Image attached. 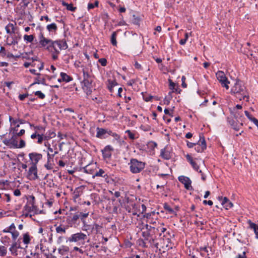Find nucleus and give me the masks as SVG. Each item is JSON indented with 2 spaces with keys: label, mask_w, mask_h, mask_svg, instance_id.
<instances>
[{
  "label": "nucleus",
  "mask_w": 258,
  "mask_h": 258,
  "mask_svg": "<svg viewBox=\"0 0 258 258\" xmlns=\"http://www.w3.org/2000/svg\"><path fill=\"white\" fill-rule=\"evenodd\" d=\"M230 93L238 98L239 100L249 102V93L243 83L239 79L236 80L234 85L231 87Z\"/></svg>",
  "instance_id": "obj_1"
},
{
  "label": "nucleus",
  "mask_w": 258,
  "mask_h": 258,
  "mask_svg": "<svg viewBox=\"0 0 258 258\" xmlns=\"http://www.w3.org/2000/svg\"><path fill=\"white\" fill-rule=\"evenodd\" d=\"M83 80L82 82V89L87 95L92 93L93 79L90 74L85 69H83Z\"/></svg>",
  "instance_id": "obj_2"
},
{
  "label": "nucleus",
  "mask_w": 258,
  "mask_h": 258,
  "mask_svg": "<svg viewBox=\"0 0 258 258\" xmlns=\"http://www.w3.org/2000/svg\"><path fill=\"white\" fill-rule=\"evenodd\" d=\"M130 171L133 174L140 173L145 167L146 163L136 158H131L128 163Z\"/></svg>",
  "instance_id": "obj_3"
},
{
  "label": "nucleus",
  "mask_w": 258,
  "mask_h": 258,
  "mask_svg": "<svg viewBox=\"0 0 258 258\" xmlns=\"http://www.w3.org/2000/svg\"><path fill=\"white\" fill-rule=\"evenodd\" d=\"M157 245H158L157 248L159 249V250L162 249L163 251L172 249L173 246V243L172 242L170 238L166 235L163 236L159 240Z\"/></svg>",
  "instance_id": "obj_4"
},
{
  "label": "nucleus",
  "mask_w": 258,
  "mask_h": 258,
  "mask_svg": "<svg viewBox=\"0 0 258 258\" xmlns=\"http://www.w3.org/2000/svg\"><path fill=\"white\" fill-rule=\"evenodd\" d=\"M39 43L42 47H46L48 51L52 50V44L53 41L51 39H47L44 36L43 33L40 32L38 36Z\"/></svg>",
  "instance_id": "obj_5"
},
{
  "label": "nucleus",
  "mask_w": 258,
  "mask_h": 258,
  "mask_svg": "<svg viewBox=\"0 0 258 258\" xmlns=\"http://www.w3.org/2000/svg\"><path fill=\"white\" fill-rule=\"evenodd\" d=\"M67 225L70 227H77L80 224V220L78 213L74 214L73 216H69L66 218Z\"/></svg>",
  "instance_id": "obj_6"
},
{
  "label": "nucleus",
  "mask_w": 258,
  "mask_h": 258,
  "mask_svg": "<svg viewBox=\"0 0 258 258\" xmlns=\"http://www.w3.org/2000/svg\"><path fill=\"white\" fill-rule=\"evenodd\" d=\"M216 76L218 80L221 83V86L228 90L229 88L228 84L230 83V82L228 80L225 73L223 71H219L216 73Z\"/></svg>",
  "instance_id": "obj_7"
},
{
  "label": "nucleus",
  "mask_w": 258,
  "mask_h": 258,
  "mask_svg": "<svg viewBox=\"0 0 258 258\" xmlns=\"http://www.w3.org/2000/svg\"><path fill=\"white\" fill-rule=\"evenodd\" d=\"M68 48V45L65 40H59L53 41L52 44V49H53L55 52L59 53L60 50L62 49H66Z\"/></svg>",
  "instance_id": "obj_8"
},
{
  "label": "nucleus",
  "mask_w": 258,
  "mask_h": 258,
  "mask_svg": "<svg viewBox=\"0 0 258 258\" xmlns=\"http://www.w3.org/2000/svg\"><path fill=\"white\" fill-rule=\"evenodd\" d=\"M125 208L126 211L132 213L133 215H137L138 217L140 216V214H138V212L140 211L139 205L133 202H128Z\"/></svg>",
  "instance_id": "obj_9"
},
{
  "label": "nucleus",
  "mask_w": 258,
  "mask_h": 258,
  "mask_svg": "<svg viewBox=\"0 0 258 258\" xmlns=\"http://www.w3.org/2000/svg\"><path fill=\"white\" fill-rule=\"evenodd\" d=\"M87 238V235L82 232H78L71 235L68 238V241L70 242H79L86 240Z\"/></svg>",
  "instance_id": "obj_10"
},
{
  "label": "nucleus",
  "mask_w": 258,
  "mask_h": 258,
  "mask_svg": "<svg viewBox=\"0 0 258 258\" xmlns=\"http://www.w3.org/2000/svg\"><path fill=\"white\" fill-rule=\"evenodd\" d=\"M2 232L3 233H11L13 241L17 240L19 236V232L16 230V228L14 223L11 224L10 226L3 229Z\"/></svg>",
  "instance_id": "obj_11"
},
{
  "label": "nucleus",
  "mask_w": 258,
  "mask_h": 258,
  "mask_svg": "<svg viewBox=\"0 0 258 258\" xmlns=\"http://www.w3.org/2000/svg\"><path fill=\"white\" fill-rule=\"evenodd\" d=\"M2 232L3 233H11L13 241L17 240L19 236V232L16 230V228L14 223L11 224L10 226L3 229Z\"/></svg>",
  "instance_id": "obj_12"
},
{
  "label": "nucleus",
  "mask_w": 258,
  "mask_h": 258,
  "mask_svg": "<svg viewBox=\"0 0 258 258\" xmlns=\"http://www.w3.org/2000/svg\"><path fill=\"white\" fill-rule=\"evenodd\" d=\"M32 200H30L27 202L26 205L24 207V209L26 211L29 212L33 216L37 214V207L35 205L34 197H32Z\"/></svg>",
  "instance_id": "obj_13"
},
{
  "label": "nucleus",
  "mask_w": 258,
  "mask_h": 258,
  "mask_svg": "<svg viewBox=\"0 0 258 258\" xmlns=\"http://www.w3.org/2000/svg\"><path fill=\"white\" fill-rule=\"evenodd\" d=\"M206 148L207 145L205 138L203 135H200L199 141L197 143H196L195 149L197 152L200 153L203 152Z\"/></svg>",
  "instance_id": "obj_14"
},
{
  "label": "nucleus",
  "mask_w": 258,
  "mask_h": 258,
  "mask_svg": "<svg viewBox=\"0 0 258 258\" xmlns=\"http://www.w3.org/2000/svg\"><path fill=\"white\" fill-rule=\"evenodd\" d=\"M3 142L10 148H17L18 143V137L14 135L11 139H5Z\"/></svg>",
  "instance_id": "obj_15"
},
{
  "label": "nucleus",
  "mask_w": 258,
  "mask_h": 258,
  "mask_svg": "<svg viewBox=\"0 0 258 258\" xmlns=\"http://www.w3.org/2000/svg\"><path fill=\"white\" fill-rule=\"evenodd\" d=\"M27 177L31 180H35L38 178L37 165H31L28 171Z\"/></svg>",
  "instance_id": "obj_16"
},
{
  "label": "nucleus",
  "mask_w": 258,
  "mask_h": 258,
  "mask_svg": "<svg viewBox=\"0 0 258 258\" xmlns=\"http://www.w3.org/2000/svg\"><path fill=\"white\" fill-rule=\"evenodd\" d=\"M19 248L23 249V247L21 246V238L13 241L9 250L12 255L16 256L18 255L17 250Z\"/></svg>",
  "instance_id": "obj_17"
},
{
  "label": "nucleus",
  "mask_w": 258,
  "mask_h": 258,
  "mask_svg": "<svg viewBox=\"0 0 258 258\" xmlns=\"http://www.w3.org/2000/svg\"><path fill=\"white\" fill-rule=\"evenodd\" d=\"M29 157L32 165H37L38 162L42 159V155L40 153L33 152L29 154Z\"/></svg>",
  "instance_id": "obj_18"
},
{
  "label": "nucleus",
  "mask_w": 258,
  "mask_h": 258,
  "mask_svg": "<svg viewBox=\"0 0 258 258\" xmlns=\"http://www.w3.org/2000/svg\"><path fill=\"white\" fill-rule=\"evenodd\" d=\"M143 246L144 247H148V245H146L147 243L149 244L150 246L151 247H156L157 248L158 247V245H157V244L158 243V242L156 241V237L153 236V235L149 237V238L148 237L145 240H143Z\"/></svg>",
  "instance_id": "obj_19"
},
{
  "label": "nucleus",
  "mask_w": 258,
  "mask_h": 258,
  "mask_svg": "<svg viewBox=\"0 0 258 258\" xmlns=\"http://www.w3.org/2000/svg\"><path fill=\"white\" fill-rule=\"evenodd\" d=\"M114 149L111 146H106L104 148L101 150L103 159L104 160H109L111 157L112 153Z\"/></svg>",
  "instance_id": "obj_20"
},
{
  "label": "nucleus",
  "mask_w": 258,
  "mask_h": 258,
  "mask_svg": "<svg viewBox=\"0 0 258 258\" xmlns=\"http://www.w3.org/2000/svg\"><path fill=\"white\" fill-rule=\"evenodd\" d=\"M178 180L182 184H184V187L186 189H190L192 188L191 186V181L188 177L181 175L178 177Z\"/></svg>",
  "instance_id": "obj_21"
},
{
  "label": "nucleus",
  "mask_w": 258,
  "mask_h": 258,
  "mask_svg": "<svg viewBox=\"0 0 258 258\" xmlns=\"http://www.w3.org/2000/svg\"><path fill=\"white\" fill-rule=\"evenodd\" d=\"M54 226L55 227L56 233L60 235L65 234L67 232V230L69 229L67 225L63 223H60L59 225L55 224Z\"/></svg>",
  "instance_id": "obj_22"
},
{
  "label": "nucleus",
  "mask_w": 258,
  "mask_h": 258,
  "mask_svg": "<svg viewBox=\"0 0 258 258\" xmlns=\"http://www.w3.org/2000/svg\"><path fill=\"white\" fill-rule=\"evenodd\" d=\"M54 150L52 148L50 147V145L49 144H48V151L47 153V158L48 159V162L50 161V160H53V158L54 156L58 154V151L57 150V148L56 145L53 147Z\"/></svg>",
  "instance_id": "obj_23"
},
{
  "label": "nucleus",
  "mask_w": 258,
  "mask_h": 258,
  "mask_svg": "<svg viewBox=\"0 0 258 258\" xmlns=\"http://www.w3.org/2000/svg\"><path fill=\"white\" fill-rule=\"evenodd\" d=\"M7 44L9 45L17 44L18 42V38L17 36L15 31L9 34L7 38Z\"/></svg>",
  "instance_id": "obj_24"
},
{
  "label": "nucleus",
  "mask_w": 258,
  "mask_h": 258,
  "mask_svg": "<svg viewBox=\"0 0 258 258\" xmlns=\"http://www.w3.org/2000/svg\"><path fill=\"white\" fill-rule=\"evenodd\" d=\"M218 199L219 201H221V204L226 210L229 209L233 206V204L226 197L223 198L222 197H218Z\"/></svg>",
  "instance_id": "obj_25"
},
{
  "label": "nucleus",
  "mask_w": 258,
  "mask_h": 258,
  "mask_svg": "<svg viewBox=\"0 0 258 258\" xmlns=\"http://www.w3.org/2000/svg\"><path fill=\"white\" fill-rule=\"evenodd\" d=\"M229 122L233 128L237 131H239L243 125V121L241 120L240 121L239 120L232 119L229 120Z\"/></svg>",
  "instance_id": "obj_26"
},
{
  "label": "nucleus",
  "mask_w": 258,
  "mask_h": 258,
  "mask_svg": "<svg viewBox=\"0 0 258 258\" xmlns=\"http://www.w3.org/2000/svg\"><path fill=\"white\" fill-rule=\"evenodd\" d=\"M106 133V129L97 127L96 137L101 139H106L107 137Z\"/></svg>",
  "instance_id": "obj_27"
},
{
  "label": "nucleus",
  "mask_w": 258,
  "mask_h": 258,
  "mask_svg": "<svg viewBox=\"0 0 258 258\" xmlns=\"http://www.w3.org/2000/svg\"><path fill=\"white\" fill-rule=\"evenodd\" d=\"M83 194V188L82 186H79L75 188L74 192H73L72 198L74 202L76 203L77 200Z\"/></svg>",
  "instance_id": "obj_28"
},
{
  "label": "nucleus",
  "mask_w": 258,
  "mask_h": 258,
  "mask_svg": "<svg viewBox=\"0 0 258 258\" xmlns=\"http://www.w3.org/2000/svg\"><path fill=\"white\" fill-rule=\"evenodd\" d=\"M160 156L165 160H169L172 157V154L170 151L164 148L161 150Z\"/></svg>",
  "instance_id": "obj_29"
},
{
  "label": "nucleus",
  "mask_w": 258,
  "mask_h": 258,
  "mask_svg": "<svg viewBox=\"0 0 258 258\" xmlns=\"http://www.w3.org/2000/svg\"><path fill=\"white\" fill-rule=\"evenodd\" d=\"M96 165L93 164H89L83 168L84 172L90 174H93L94 172Z\"/></svg>",
  "instance_id": "obj_30"
},
{
  "label": "nucleus",
  "mask_w": 258,
  "mask_h": 258,
  "mask_svg": "<svg viewBox=\"0 0 258 258\" xmlns=\"http://www.w3.org/2000/svg\"><path fill=\"white\" fill-rule=\"evenodd\" d=\"M78 213V216H79V219L80 218L81 221L84 224V227L90 226L89 225L86 224V221H85V219L89 215V212H85V213L80 212L79 213Z\"/></svg>",
  "instance_id": "obj_31"
},
{
  "label": "nucleus",
  "mask_w": 258,
  "mask_h": 258,
  "mask_svg": "<svg viewBox=\"0 0 258 258\" xmlns=\"http://www.w3.org/2000/svg\"><path fill=\"white\" fill-rule=\"evenodd\" d=\"M231 113L233 114L234 118L236 120H239L240 121L241 120L242 121H243L244 116L242 110H238L236 111H231Z\"/></svg>",
  "instance_id": "obj_32"
},
{
  "label": "nucleus",
  "mask_w": 258,
  "mask_h": 258,
  "mask_svg": "<svg viewBox=\"0 0 258 258\" xmlns=\"http://www.w3.org/2000/svg\"><path fill=\"white\" fill-rule=\"evenodd\" d=\"M108 82L107 88L110 92H113L114 87L118 85V84L115 80H108Z\"/></svg>",
  "instance_id": "obj_33"
},
{
  "label": "nucleus",
  "mask_w": 258,
  "mask_h": 258,
  "mask_svg": "<svg viewBox=\"0 0 258 258\" xmlns=\"http://www.w3.org/2000/svg\"><path fill=\"white\" fill-rule=\"evenodd\" d=\"M45 139L46 141H48L49 140L54 138L56 136V134L53 130H50L46 132L45 135H44Z\"/></svg>",
  "instance_id": "obj_34"
},
{
  "label": "nucleus",
  "mask_w": 258,
  "mask_h": 258,
  "mask_svg": "<svg viewBox=\"0 0 258 258\" xmlns=\"http://www.w3.org/2000/svg\"><path fill=\"white\" fill-rule=\"evenodd\" d=\"M164 209L170 214L174 216H176L177 214L172 208L167 203H164L163 205Z\"/></svg>",
  "instance_id": "obj_35"
},
{
  "label": "nucleus",
  "mask_w": 258,
  "mask_h": 258,
  "mask_svg": "<svg viewBox=\"0 0 258 258\" xmlns=\"http://www.w3.org/2000/svg\"><path fill=\"white\" fill-rule=\"evenodd\" d=\"M60 76L61 77V80H62L63 82H69L73 80V78L72 77L68 75L65 73H63V72L60 73Z\"/></svg>",
  "instance_id": "obj_36"
},
{
  "label": "nucleus",
  "mask_w": 258,
  "mask_h": 258,
  "mask_svg": "<svg viewBox=\"0 0 258 258\" xmlns=\"http://www.w3.org/2000/svg\"><path fill=\"white\" fill-rule=\"evenodd\" d=\"M46 29L49 32H55L57 30V26L55 23H52L47 25Z\"/></svg>",
  "instance_id": "obj_37"
},
{
  "label": "nucleus",
  "mask_w": 258,
  "mask_h": 258,
  "mask_svg": "<svg viewBox=\"0 0 258 258\" xmlns=\"http://www.w3.org/2000/svg\"><path fill=\"white\" fill-rule=\"evenodd\" d=\"M31 237L28 232H26L23 234L22 241L25 244H28L30 243Z\"/></svg>",
  "instance_id": "obj_38"
},
{
  "label": "nucleus",
  "mask_w": 258,
  "mask_h": 258,
  "mask_svg": "<svg viewBox=\"0 0 258 258\" xmlns=\"http://www.w3.org/2000/svg\"><path fill=\"white\" fill-rule=\"evenodd\" d=\"M7 33L9 34H11L12 32L15 31V27L14 25L12 23H9L5 27Z\"/></svg>",
  "instance_id": "obj_39"
},
{
  "label": "nucleus",
  "mask_w": 258,
  "mask_h": 258,
  "mask_svg": "<svg viewBox=\"0 0 258 258\" xmlns=\"http://www.w3.org/2000/svg\"><path fill=\"white\" fill-rule=\"evenodd\" d=\"M90 226H86V227H88V229H89L90 228H91V231H95L96 233H98V232H99L100 230L102 228L101 226L96 223H94L92 225Z\"/></svg>",
  "instance_id": "obj_40"
},
{
  "label": "nucleus",
  "mask_w": 258,
  "mask_h": 258,
  "mask_svg": "<svg viewBox=\"0 0 258 258\" xmlns=\"http://www.w3.org/2000/svg\"><path fill=\"white\" fill-rule=\"evenodd\" d=\"M95 176L105 177H108V175L105 173L104 170L100 169L99 171H96L94 175H93V177H95Z\"/></svg>",
  "instance_id": "obj_41"
},
{
  "label": "nucleus",
  "mask_w": 258,
  "mask_h": 258,
  "mask_svg": "<svg viewBox=\"0 0 258 258\" xmlns=\"http://www.w3.org/2000/svg\"><path fill=\"white\" fill-rule=\"evenodd\" d=\"M58 252L62 255H65L69 252V248L68 246H62L58 249Z\"/></svg>",
  "instance_id": "obj_42"
},
{
  "label": "nucleus",
  "mask_w": 258,
  "mask_h": 258,
  "mask_svg": "<svg viewBox=\"0 0 258 258\" xmlns=\"http://www.w3.org/2000/svg\"><path fill=\"white\" fill-rule=\"evenodd\" d=\"M62 5L63 6L66 7L68 11H72V12H75L76 10V9H77V8L75 7H74L73 6L72 4H69L67 3L66 2H64V1H62Z\"/></svg>",
  "instance_id": "obj_43"
},
{
  "label": "nucleus",
  "mask_w": 258,
  "mask_h": 258,
  "mask_svg": "<svg viewBox=\"0 0 258 258\" xmlns=\"http://www.w3.org/2000/svg\"><path fill=\"white\" fill-rule=\"evenodd\" d=\"M247 223L249 225L248 228L250 229H252L254 232L258 230V225L253 223L250 220L247 221Z\"/></svg>",
  "instance_id": "obj_44"
},
{
  "label": "nucleus",
  "mask_w": 258,
  "mask_h": 258,
  "mask_svg": "<svg viewBox=\"0 0 258 258\" xmlns=\"http://www.w3.org/2000/svg\"><path fill=\"white\" fill-rule=\"evenodd\" d=\"M34 129L35 130V132L39 134H43L45 131V128L42 125H36L33 126Z\"/></svg>",
  "instance_id": "obj_45"
},
{
  "label": "nucleus",
  "mask_w": 258,
  "mask_h": 258,
  "mask_svg": "<svg viewBox=\"0 0 258 258\" xmlns=\"http://www.w3.org/2000/svg\"><path fill=\"white\" fill-rule=\"evenodd\" d=\"M116 36V32H113L111 36V43L113 46H116L117 45Z\"/></svg>",
  "instance_id": "obj_46"
},
{
  "label": "nucleus",
  "mask_w": 258,
  "mask_h": 258,
  "mask_svg": "<svg viewBox=\"0 0 258 258\" xmlns=\"http://www.w3.org/2000/svg\"><path fill=\"white\" fill-rule=\"evenodd\" d=\"M34 39V36L33 35H25L24 36V39L27 43H32Z\"/></svg>",
  "instance_id": "obj_47"
},
{
  "label": "nucleus",
  "mask_w": 258,
  "mask_h": 258,
  "mask_svg": "<svg viewBox=\"0 0 258 258\" xmlns=\"http://www.w3.org/2000/svg\"><path fill=\"white\" fill-rule=\"evenodd\" d=\"M37 139V143L38 144H42L43 141H46L45 139L44 134H39L36 138Z\"/></svg>",
  "instance_id": "obj_48"
},
{
  "label": "nucleus",
  "mask_w": 258,
  "mask_h": 258,
  "mask_svg": "<svg viewBox=\"0 0 258 258\" xmlns=\"http://www.w3.org/2000/svg\"><path fill=\"white\" fill-rule=\"evenodd\" d=\"M1 241L5 245H7L9 244L10 242V238L7 236H2Z\"/></svg>",
  "instance_id": "obj_49"
},
{
  "label": "nucleus",
  "mask_w": 258,
  "mask_h": 258,
  "mask_svg": "<svg viewBox=\"0 0 258 258\" xmlns=\"http://www.w3.org/2000/svg\"><path fill=\"white\" fill-rule=\"evenodd\" d=\"M7 253V248L5 246L0 245V256H4Z\"/></svg>",
  "instance_id": "obj_50"
},
{
  "label": "nucleus",
  "mask_w": 258,
  "mask_h": 258,
  "mask_svg": "<svg viewBox=\"0 0 258 258\" xmlns=\"http://www.w3.org/2000/svg\"><path fill=\"white\" fill-rule=\"evenodd\" d=\"M156 214L155 212L153 211L150 213H146L144 215V217L146 218L147 221H149Z\"/></svg>",
  "instance_id": "obj_51"
},
{
  "label": "nucleus",
  "mask_w": 258,
  "mask_h": 258,
  "mask_svg": "<svg viewBox=\"0 0 258 258\" xmlns=\"http://www.w3.org/2000/svg\"><path fill=\"white\" fill-rule=\"evenodd\" d=\"M152 235V234H151V233L148 230H144L142 232V236L144 238L143 240H145L148 237L149 238Z\"/></svg>",
  "instance_id": "obj_52"
},
{
  "label": "nucleus",
  "mask_w": 258,
  "mask_h": 258,
  "mask_svg": "<svg viewBox=\"0 0 258 258\" xmlns=\"http://www.w3.org/2000/svg\"><path fill=\"white\" fill-rule=\"evenodd\" d=\"M40 247V249L41 251V252H42L43 253H44L45 255H48V252H47V250H46L43 245L42 244H40L39 245H38L36 246V250H37V249H38Z\"/></svg>",
  "instance_id": "obj_53"
},
{
  "label": "nucleus",
  "mask_w": 258,
  "mask_h": 258,
  "mask_svg": "<svg viewBox=\"0 0 258 258\" xmlns=\"http://www.w3.org/2000/svg\"><path fill=\"white\" fill-rule=\"evenodd\" d=\"M35 96H38L40 99H43L45 97V95L40 91H37L34 92Z\"/></svg>",
  "instance_id": "obj_54"
},
{
  "label": "nucleus",
  "mask_w": 258,
  "mask_h": 258,
  "mask_svg": "<svg viewBox=\"0 0 258 258\" xmlns=\"http://www.w3.org/2000/svg\"><path fill=\"white\" fill-rule=\"evenodd\" d=\"M53 161V160H50V161L48 162V159L47 158V163L45 165V167L47 169H51L53 167V165L52 164V162Z\"/></svg>",
  "instance_id": "obj_55"
},
{
  "label": "nucleus",
  "mask_w": 258,
  "mask_h": 258,
  "mask_svg": "<svg viewBox=\"0 0 258 258\" xmlns=\"http://www.w3.org/2000/svg\"><path fill=\"white\" fill-rule=\"evenodd\" d=\"M144 226L145 227V228H146L145 230H148L151 233L152 232V231L153 232H155V228L154 227H152L151 226H150L147 224H146V225Z\"/></svg>",
  "instance_id": "obj_56"
},
{
  "label": "nucleus",
  "mask_w": 258,
  "mask_h": 258,
  "mask_svg": "<svg viewBox=\"0 0 258 258\" xmlns=\"http://www.w3.org/2000/svg\"><path fill=\"white\" fill-rule=\"evenodd\" d=\"M147 145L151 149H154L157 146V144L155 142H153V141L148 142Z\"/></svg>",
  "instance_id": "obj_57"
},
{
  "label": "nucleus",
  "mask_w": 258,
  "mask_h": 258,
  "mask_svg": "<svg viewBox=\"0 0 258 258\" xmlns=\"http://www.w3.org/2000/svg\"><path fill=\"white\" fill-rule=\"evenodd\" d=\"M26 144L24 140L21 139L19 144L18 143L17 148H22L25 147Z\"/></svg>",
  "instance_id": "obj_58"
},
{
  "label": "nucleus",
  "mask_w": 258,
  "mask_h": 258,
  "mask_svg": "<svg viewBox=\"0 0 258 258\" xmlns=\"http://www.w3.org/2000/svg\"><path fill=\"white\" fill-rule=\"evenodd\" d=\"M22 216H24L25 217H32L33 216V215H32V214H30L29 212L26 211L23 208L22 211Z\"/></svg>",
  "instance_id": "obj_59"
},
{
  "label": "nucleus",
  "mask_w": 258,
  "mask_h": 258,
  "mask_svg": "<svg viewBox=\"0 0 258 258\" xmlns=\"http://www.w3.org/2000/svg\"><path fill=\"white\" fill-rule=\"evenodd\" d=\"M98 61L101 64V65L103 67H105L107 64V60L106 58H100L98 60Z\"/></svg>",
  "instance_id": "obj_60"
},
{
  "label": "nucleus",
  "mask_w": 258,
  "mask_h": 258,
  "mask_svg": "<svg viewBox=\"0 0 258 258\" xmlns=\"http://www.w3.org/2000/svg\"><path fill=\"white\" fill-rule=\"evenodd\" d=\"M125 133L128 134V137L130 139L134 140L135 139V134L132 133L130 130H127L125 131Z\"/></svg>",
  "instance_id": "obj_61"
},
{
  "label": "nucleus",
  "mask_w": 258,
  "mask_h": 258,
  "mask_svg": "<svg viewBox=\"0 0 258 258\" xmlns=\"http://www.w3.org/2000/svg\"><path fill=\"white\" fill-rule=\"evenodd\" d=\"M190 164L192 166V168L195 170H196L197 171H198V170H199V166L195 161L192 162V163H191Z\"/></svg>",
  "instance_id": "obj_62"
},
{
  "label": "nucleus",
  "mask_w": 258,
  "mask_h": 258,
  "mask_svg": "<svg viewBox=\"0 0 258 258\" xmlns=\"http://www.w3.org/2000/svg\"><path fill=\"white\" fill-rule=\"evenodd\" d=\"M9 120L11 123L12 125L15 126L18 122V120L14 119L12 116H9Z\"/></svg>",
  "instance_id": "obj_63"
},
{
  "label": "nucleus",
  "mask_w": 258,
  "mask_h": 258,
  "mask_svg": "<svg viewBox=\"0 0 258 258\" xmlns=\"http://www.w3.org/2000/svg\"><path fill=\"white\" fill-rule=\"evenodd\" d=\"M146 224H144V223L142 222L141 223H139V225L137 226V227H138L141 230V231H142V232L146 229V228H145V227L144 226Z\"/></svg>",
  "instance_id": "obj_64"
}]
</instances>
